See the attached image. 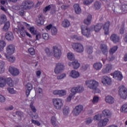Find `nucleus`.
<instances>
[{"mask_svg": "<svg viewBox=\"0 0 127 127\" xmlns=\"http://www.w3.org/2000/svg\"><path fill=\"white\" fill-rule=\"evenodd\" d=\"M34 2L30 0H24L20 6L23 10H29L34 7Z\"/></svg>", "mask_w": 127, "mask_h": 127, "instance_id": "obj_1", "label": "nucleus"}, {"mask_svg": "<svg viewBox=\"0 0 127 127\" xmlns=\"http://www.w3.org/2000/svg\"><path fill=\"white\" fill-rule=\"evenodd\" d=\"M54 108L58 111H60L63 108L64 102L63 100L59 98H54L52 100Z\"/></svg>", "mask_w": 127, "mask_h": 127, "instance_id": "obj_2", "label": "nucleus"}, {"mask_svg": "<svg viewBox=\"0 0 127 127\" xmlns=\"http://www.w3.org/2000/svg\"><path fill=\"white\" fill-rule=\"evenodd\" d=\"M102 118V115L101 114H98L96 115V120H100V121L99 122L98 124V126L99 127H105L108 122L109 121V120L108 119V118H105L104 119H101Z\"/></svg>", "mask_w": 127, "mask_h": 127, "instance_id": "obj_3", "label": "nucleus"}, {"mask_svg": "<svg viewBox=\"0 0 127 127\" xmlns=\"http://www.w3.org/2000/svg\"><path fill=\"white\" fill-rule=\"evenodd\" d=\"M72 47L73 49L78 52V53H82L84 52V46L82 44L79 43H75L72 44Z\"/></svg>", "mask_w": 127, "mask_h": 127, "instance_id": "obj_4", "label": "nucleus"}, {"mask_svg": "<svg viewBox=\"0 0 127 127\" xmlns=\"http://www.w3.org/2000/svg\"><path fill=\"white\" fill-rule=\"evenodd\" d=\"M119 95L121 98L126 99L127 98V89L124 85H122L119 87Z\"/></svg>", "mask_w": 127, "mask_h": 127, "instance_id": "obj_5", "label": "nucleus"}, {"mask_svg": "<svg viewBox=\"0 0 127 127\" xmlns=\"http://www.w3.org/2000/svg\"><path fill=\"white\" fill-rule=\"evenodd\" d=\"M53 52L54 54V56L56 58V59H60L62 55V52L61 50L58 48L57 46H54L53 47Z\"/></svg>", "mask_w": 127, "mask_h": 127, "instance_id": "obj_6", "label": "nucleus"}, {"mask_svg": "<svg viewBox=\"0 0 127 127\" xmlns=\"http://www.w3.org/2000/svg\"><path fill=\"white\" fill-rule=\"evenodd\" d=\"M84 110V106L82 105H78L76 106L73 111H72V114L73 116L75 117H77V116H79L81 112Z\"/></svg>", "mask_w": 127, "mask_h": 127, "instance_id": "obj_7", "label": "nucleus"}, {"mask_svg": "<svg viewBox=\"0 0 127 127\" xmlns=\"http://www.w3.org/2000/svg\"><path fill=\"white\" fill-rule=\"evenodd\" d=\"M81 32L84 36L86 37H89L91 35V32H90V29L88 28V27L85 25L81 26Z\"/></svg>", "mask_w": 127, "mask_h": 127, "instance_id": "obj_8", "label": "nucleus"}, {"mask_svg": "<svg viewBox=\"0 0 127 127\" xmlns=\"http://www.w3.org/2000/svg\"><path fill=\"white\" fill-rule=\"evenodd\" d=\"M86 85L92 90H96V80H91L85 82Z\"/></svg>", "mask_w": 127, "mask_h": 127, "instance_id": "obj_9", "label": "nucleus"}, {"mask_svg": "<svg viewBox=\"0 0 127 127\" xmlns=\"http://www.w3.org/2000/svg\"><path fill=\"white\" fill-rule=\"evenodd\" d=\"M63 69H64V64L60 63L57 64L56 68H55V74L61 73V71H62Z\"/></svg>", "mask_w": 127, "mask_h": 127, "instance_id": "obj_10", "label": "nucleus"}, {"mask_svg": "<svg viewBox=\"0 0 127 127\" xmlns=\"http://www.w3.org/2000/svg\"><path fill=\"white\" fill-rule=\"evenodd\" d=\"M102 82L104 85H110L112 83V79L107 76H103L102 78Z\"/></svg>", "mask_w": 127, "mask_h": 127, "instance_id": "obj_11", "label": "nucleus"}, {"mask_svg": "<svg viewBox=\"0 0 127 127\" xmlns=\"http://www.w3.org/2000/svg\"><path fill=\"white\" fill-rule=\"evenodd\" d=\"M30 31L33 35H36V40H39L41 38V33L34 30V27H31L30 28Z\"/></svg>", "mask_w": 127, "mask_h": 127, "instance_id": "obj_12", "label": "nucleus"}, {"mask_svg": "<svg viewBox=\"0 0 127 127\" xmlns=\"http://www.w3.org/2000/svg\"><path fill=\"white\" fill-rule=\"evenodd\" d=\"M8 70L12 76H17L19 75V70L13 66H10Z\"/></svg>", "mask_w": 127, "mask_h": 127, "instance_id": "obj_13", "label": "nucleus"}, {"mask_svg": "<svg viewBox=\"0 0 127 127\" xmlns=\"http://www.w3.org/2000/svg\"><path fill=\"white\" fill-rule=\"evenodd\" d=\"M15 50V47L13 45H9L6 48V53L9 55H11L14 53V51Z\"/></svg>", "mask_w": 127, "mask_h": 127, "instance_id": "obj_14", "label": "nucleus"}, {"mask_svg": "<svg viewBox=\"0 0 127 127\" xmlns=\"http://www.w3.org/2000/svg\"><path fill=\"white\" fill-rule=\"evenodd\" d=\"M113 78H117L119 81H122V80L123 79V75H122V72L120 71H116L113 73Z\"/></svg>", "mask_w": 127, "mask_h": 127, "instance_id": "obj_15", "label": "nucleus"}, {"mask_svg": "<svg viewBox=\"0 0 127 127\" xmlns=\"http://www.w3.org/2000/svg\"><path fill=\"white\" fill-rule=\"evenodd\" d=\"M53 94L54 95H59L60 97H63L67 94V91L65 90H55L53 92Z\"/></svg>", "mask_w": 127, "mask_h": 127, "instance_id": "obj_16", "label": "nucleus"}, {"mask_svg": "<svg viewBox=\"0 0 127 127\" xmlns=\"http://www.w3.org/2000/svg\"><path fill=\"white\" fill-rule=\"evenodd\" d=\"M112 68V65L111 64H106V68H103L102 70L103 74H107L109 73Z\"/></svg>", "mask_w": 127, "mask_h": 127, "instance_id": "obj_17", "label": "nucleus"}, {"mask_svg": "<svg viewBox=\"0 0 127 127\" xmlns=\"http://www.w3.org/2000/svg\"><path fill=\"white\" fill-rule=\"evenodd\" d=\"M18 32L22 37H25V36L26 35V31L24 29V27H19L18 28Z\"/></svg>", "mask_w": 127, "mask_h": 127, "instance_id": "obj_18", "label": "nucleus"}, {"mask_svg": "<svg viewBox=\"0 0 127 127\" xmlns=\"http://www.w3.org/2000/svg\"><path fill=\"white\" fill-rule=\"evenodd\" d=\"M110 24H111L110 22L109 21H107L105 23L104 25L103 26V29L105 31V35L109 34Z\"/></svg>", "mask_w": 127, "mask_h": 127, "instance_id": "obj_19", "label": "nucleus"}, {"mask_svg": "<svg viewBox=\"0 0 127 127\" xmlns=\"http://www.w3.org/2000/svg\"><path fill=\"white\" fill-rule=\"evenodd\" d=\"M100 48L103 55L107 56V54L108 53L107 46L105 44H101L100 45Z\"/></svg>", "mask_w": 127, "mask_h": 127, "instance_id": "obj_20", "label": "nucleus"}, {"mask_svg": "<svg viewBox=\"0 0 127 127\" xmlns=\"http://www.w3.org/2000/svg\"><path fill=\"white\" fill-rule=\"evenodd\" d=\"M26 95L27 97L29 96L31 90H32V84L30 83H28L26 86Z\"/></svg>", "mask_w": 127, "mask_h": 127, "instance_id": "obj_21", "label": "nucleus"}, {"mask_svg": "<svg viewBox=\"0 0 127 127\" xmlns=\"http://www.w3.org/2000/svg\"><path fill=\"white\" fill-rule=\"evenodd\" d=\"M110 40L116 44L119 42L120 37L116 34H112L110 37Z\"/></svg>", "mask_w": 127, "mask_h": 127, "instance_id": "obj_22", "label": "nucleus"}, {"mask_svg": "<svg viewBox=\"0 0 127 127\" xmlns=\"http://www.w3.org/2000/svg\"><path fill=\"white\" fill-rule=\"evenodd\" d=\"M5 38L8 41L13 40L14 37L13 36V34L11 32H8L6 33Z\"/></svg>", "mask_w": 127, "mask_h": 127, "instance_id": "obj_23", "label": "nucleus"}, {"mask_svg": "<svg viewBox=\"0 0 127 127\" xmlns=\"http://www.w3.org/2000/svg\"><path fill=\"white\" fill-rule=\"evenodd\" d=\"M102 115L106 118H110L112 115L111 112L109 110H104L102 112Z\"/></svg>", "mask_w": 127, "mask_h": 127, "instance_id": "obj_24", "label": "nucleus"}, {"mask_svg": "<svg viewBox=\"0 0 127 127\" xmlns=\"http://www.w3.org/2000/svg\"><path fill=\"white\" fill-rule=\"evenodd\" d=\"M105 101L106 103L109 104H113L115 102V99L114 97H112V96L108 95V96H106L105 98Z\"/></svg>", "mask_w": 127, "mask_h": 127, "instance_id": "obj_25", "label": "nucleus"}, {"mask_svg": "<svg viewBox=\"0 0 127 127\" xmlns=\"http://www.w3.org/2000/svg\"><path fill=\"white\" fill-rule=\"evenodd\" d=\"M6 82V79L4 76L0 77V88H3L5 86V83Z\"/></svg>", "mask_w": 127, "mask_h": 127, "instance_id": "obj_26", "label": "nucleus"}, {"mask_svg": "<svg viewBox=\"0 0 127 127\" xmlns=\"http://www.w3.org/2000/svg\"><path fill=\"white\" fill-rule=\"evenodd\" d=\"M91 22H92V15H88L87 18L84 20V23L86 25H90Z\"/></svg>", "mask_w": 127, "mask_h": 127, "instance_id": "obj_27", "label": "nucleus"}, {"mask_svg": "<svg viewBox=\"0 0 127 127\" xmlns=\"http://www.w3.org/2000/svg\"><path fill=\"white\" fill-rule=\"evenodd\" d=\"M70 76L72 77V78H73L74 79H76V78H78L80 76V74L79 73V72L76 71L75 70L71 71V73H70Z\"/></svg>", "mask_w": 127, "mask_h": 127, "instance_id": "obj_28", "label": "nucleus"}, {"mask_svg": "<svg viewBox=\"0 0 127 127\" xmlns=\"http://www.w3.org/2000/svg\"><path fill=\"white\" fill-rule=\"evenodd\" d=\"M74 8L75 12L77 14L81 13V8H80V5L78 4H75L73 5Z\"/></svg>", "mask_w": 127, "mask_h": 127, "instance_id": "obj_29", "label": "nucleus"}, {"mask_svg": "<svg viewBox=\"0 0 127 127\" xmlns=\"http://www.w3.org/2000/svg\"><path fill=\"white\" fill-rule=\"evenodd\" d=\"M51 122L54 127H59V126L56 122H57V119H56V117H55V116L52 117Z\"/></svg>", "mask_w": 127, "mask_h": 127, "instance_id": "obj_30", "label": "nucleus"}, {"mask_svg": "<svg viewBox=\"0 0 127 127\" xmlns=\"http://www.w3.org/2000/svg\"><path fill=\"white\" fill-rule=\"evenodd\" d=\"M39 20H38V24L40 25H43L44 24V20L43 19V15L42 14H40L39 15Z\"/></svg>", "mask_w": 127, "mask_h": 127, "instance_id": "obj_31", "label": "nucleus"}, {"mask_svg": "<svg viewBox=\"0 0 127 127\" xmlns=\"http://www.w3.org/2000/svg\"><path fill=\"white\" fill-rule=\"evenodd\" d=\"M55 5L54 4H50L47 6H46L44 9H43V12L44 13H46L47 11H49L50 10L51 8H52V7H54Z\"/></svg>", "mask_w": 127, "mask_h": 127, "instance_id": "obj_32", "label": "nucleus"}, {"mask_svg": "<svg viewBox=\"0 0 127 127\" xmlns=\"http://www.w3.org/2000/svg\"><path fill=\"white\" fill-rule=\"evenodd\" d=\"M62 25L63 27H69L70 26V22L67 19H65L63 21Z\"/></svg>", "mask_w": 127, "mask_h": 127, "instance_id": "obj_33", "label": "nucleus"}, {"mask_svg": "<svg viewBox=\"0 0 127 127\" xmlns=\"http://www.w3.org/2000/svg\"><path fill=\"white\" fill-rule=\"evenodd\" d=\"M63 113L64 116H68V115H69V113H70V109H69V107H64L63 108Z\"/></svg>", "mask_w": 127, "mask_h": 127, "instance_id": "obj_34", "label": "nucleus"}, {"mask_svg": "<svg viewBox=\"0 0 127 127\" xmlns=\"http://www.w3.org/2000/svg\"><path fill=\"white\" fill-rule=\"evenodd\" d=\"M4 65H5V63L4 62H0V74L4 72Z\"/></svg>", "mask_w": 127, "mask_h": 127, "instance_id": "obj_35", "label": "nucleus"}, {"mask_svg": "<svg viewBox=\"0 0 127 127\" xmlns=\"http://www.w3.org/2000/svg\"><path fill=\"white\" fill-rule=\"evenodd\" d=\"M72 65L74 69H78L80 67V63L78 62V61H74L72 63Z\"/></svg>", "mask_w": 127, "mask_h": 127, "instance_id": "obj_36", "label": "nucleus"}, {"mask_svg": "<svg viewBox=\"0 0 127 127\" xmlns=\"http://www.w3.org/2000/svg\"><path fill=\"white\" fill-rule=\"evenodd\" d=\"M120 111L124 113H127V103L123 105L121 108Z\"/></svg>", "mask_w": 127, "mask_h": 127, "instance_id": "obj_37", "label": "nucleus"}, {"mask_svg": "<svg viewBox=\"0 0 127 127\" xmlns=\"http://www.w3.org/2000/svg\"><path fill=\"white\" fill-rule=\"evenodd\" d=\"M5 45H6V43L3 40L0 41V51H2L4 47H5Z\"/></svg>", "mask_w": 127, "mask_h": 127, "instance_id": "obj_38", "label": "nucleus"}, {"mask_svg": "<svg viewBox=\"0 0 127 127\" xmlns=\"http://www.w3.org/2000/svg\"><path fill=\"white\" fill-rule=\"evenodd\" d=\"M6 82H7V85H8L9 87H13V82H12V79H11V78H7L6 79Z\"/></svg>", "mask_w": 127, "mask_h": 127, "instance_id": "obj_39", "label": "nucleus"}, {"mask_svg": "<svg viewBox=\"0 0 127 127\" xmlns=\"http://www.w3.org/2000/svg\"><path fill=\"white\" fill-rule=\"evenodd\" d=\"M6 58H7V60L9 62H10V63H13L15 61V57H14L6 56Z\"/></svg>", "mask_w": 127, "mask_h": 127, "instance_id": "obj_40", "label": "nucleus"}, {"mask_svg": "<svg viewBox=\"0 0 127 127\" xmlns=\"http://www.w3.org/2000/svg\"><path fill=\"white\" fill-rule=\"evenodd\" d=\"M118 49V47L117 46H114L113 48L110 49L109 51L110 54L113 55L114 53H115V52L117 51Z\"/></svg>", "mask_w": 127, "mask_h": 127, "instance_id": "obj_41", "label": "nucleus"}, {"mask_svg": "<svg viewBox=\"0 0 127 127\" xmlns=\"http://www.w3.org/2000/svg\"><path fill=\"white\" fill-rule=\"evenodd\" d=\"M71 38L72 39H75L76 40H77L78 41H81L83 40V37H81V36H78V35H73L71 36Z\"/></svg>", "mask_w": 127, "mask_h": 127, "instance_id": "obj_42", "label": "nucleus"}, {"mask_svg": "<svg viewBox=\"0 0 127 127\" xmlns=\"http://www.w3.org/2000/svg\"><path fill=\"white\" fill-rule=\"evenodd\" d=\"M4 22H6V16L4 15H1L0 19V23L2 24Z\"/></svg>", "mask_w": 127, "mask_h": 127, "instance_id": "obj_43", "label": "nucleus"}, {"mask_svg": "<svg viewBox=\"0 0 127 127\" xmlns=\"http://www.w3.org/2000/svg\"><path fill=\"white\" fill-rule=\"evenodd\" d=\"M122 12L123 14L127 13V4H123L122 5Z\"/></svg>", "mask_w": 127, "mask_h": 127, "instance_id": "obj_44", "label": "nucleus"}, {"mask_svg": "<svg viewBox=\"0 0 127 127\" xmlns=\"http://www.w3.org/2000/svg\"><path fill=\"white\" fill-rule=\"evenodd\" d=\"M58 33V30H57V28H56V27H52L51 33L52 35H56Z\"/></svg>", "mask_w": 127, "mask_h": 127, "instance_id": "obj_45", "label": "nucleus"}, {"mask_svg": "<svg viewBox=\"0 0 127 127\" xmlns=\"http://www.w3.org/2000/svg\"><path fill=\"white\" fill-rule=\"evenodd\" d=\"M67 58L69 60H74L75 59V56L72 53H68L67 54Z\"/></svg>", "mask_w": 127, "mask_h": 127, "instance_id": "obj_46", "label": "nucleus"}, {"mask_svg": "<svg viewBox=\"0 0 127 127\" xmlns=\"http://www.w3.org/2000/svg\"><path fill=\"white\" fill-rule=\"evenodd\" d=\"M103 24L102 23L97 24L96 25V32H99L102 28Z\"/></svg>", "mask_w": 127, "mask_h": 127, "instance_id": "obj_47", "label": "nucleus"}, {"mask_svg": "<svg viewBox=\"0 0 127 127\" xmlns=\"http://www.w3.org/2000/svg\"><path fill=\"white\" fill-rule=\"evenodd\" d=\"M78 89L77 88V87H74L72 88H71L70 91L71 92V93L70 94H72V95H73V96L74 95H76V93H78Z\"/></svg>", "mask_w": 127, "mask_h": 127, "instance_id": "obj_48", "label": "nucleus"}, {"mask_svg": "<svg viewBox=\"0 0 127 127\" xmlns=\"http://www.w3.org/2000/svg\"><path fill=\"white\" fill-rule=\"evenodd\" d=\"M30 107L33 113H36L37 110L35 108V106H33V102L30 103Z\"/></svg>", "mask_w": 127, "mask_h": 127, "instance_id": "obj_49", "label": "nucleus"}, {"mask_svg": "<svg viewBox=\"0 0 127 127\" xmlns=\"http://www.w3.org/2000/svg\"><path fill=\"white\" fill-rule=\"evenodd\" d=\"M45 51L47 55H48V56H52V52L50 51V49H49V48H46L45 49Z\"/></svg>", "mask_w": 127, "mask_h": 127, "instance_id": "obj_50", "label": "nucleus"}, {"mask_svg": "<svg viewBox=\"0 0 127 127\" xmlns=\"http://www.w3.org/2000/svg\"><path fill=\"white\" fill-rule=\"evenodd\" d=\"M9 22H7L4 25L3 30H5V31H7V30H8V28H9Z\"/></svg>", "mask_w": 127, "mask_h": 127, "instance_id": "obj_51", "label": "nucleus"}, {"mask_svg": "<svg viewBox=\"0 0 127 127\" xmlns=\"http://www.w3.org/2000/svg\"><path fill=\"white\" fill-rule=\"evenodd\" d=\"M102 67V64L100 63H96V70H100L101 69Z\"/></svg>", "mask_w": 127, "mask_h": 127, "instance_id": "obj_52", "label": "nucleus"}, {"mask_svg": "<svg viewBox=\"0 0 127 127\" xmlns=\"http://www.w3.org/2000/svg\"><path fill=\"white\" fill-rule=\"evenodd\" d=\"M101 2L99 1H96V9H100L101 8Z\"/></svg>", "mask_w": 127, "mask_h": 127, "instance_id": "obj_53", "label": "nucleus"}, {"mask_svg": "<svg viewBox=\"0 0 127 127\" xmlns=\"http://www.w3.org/2000/svg\"><path fill=\"white\" fill-rule=\"evenodd\" d=\"M31 122H32V124H34V125H35L36 126H38V127L40 126L41 124H40V122H39V121H36L32 119L31 120Z\"/></svg>", "mask_w": 127, "mask_h": 127, "instance_id": "obj_54", "label": "nucleus"}, {"mask_svg": "<svg viewBox=\"0 0 127 127\" xmlns=\"http://www.w3.org/2000/svg\"><path fill=\"white\" fill-rule=\"evenodd\" d=\"M86 51L88 54H92L93 53V48L92 47H88L86 49Z\"/></svg>", "mask_w": 127, "mask_h": 127, "instance_id": "obj_55", "label": "nucleus"}, {"mask_svg": "<svg viewBox=\"0 0 127 127\" xmlns=\"http://www.w3.org/2000/svg\"><path fill=\"white\" fill-rule=\"evenodd\" d=\"M66 77V74L63 73L57 76L58 80H61V79H64Z\"/></svg>", "mask_w": 127, "mask_h": 127, "instance_id": "obj_56", "label": "nucleus"}, {"mask_svg": "<svg viewBox=\"0 0 127 127\" xmlns=\"http://www.w3.org/2000/svg\"><path fill=\"white\" fill-rule=\"evenodd\" d=\"M93 122V119L92 118H88L86 120L85 123L86 125H90V124H92V122Z\"/></svg>", "mask_w": 127, "mask_h": 127, "instance_id": "obj_57", "label": "nucleus"}, {"mask_svg": "<svg viewBox=\"0 0 127 127\" xmlns=\"http://www.w3.org/2000/svg\"><path fill=\"white\" fill-rule=\"evenodd\" d=\"M77 93H82L84 91V87L82 86H77Z\"/></svg>", "mask_w": 127, "mask_h": 127, "instance_id": "obj_58", "label": "nucleus"}, {"mask_svg": "<svg viewBox=\"0 0 127 127\" xmlns=\"http://www.w3.org/2000/svg\"><path fill=\"white\" fill-rule=\"evenodd\" d=\"M43 38L44 40H48L49 38V35L47 33L43 34Z\"/></svg>", "mask_w": 127, "mask_h": 127, "instance_id": "obj_59", "label": "nucleus"}, {"mask_svg": "<svg viewBox=\"0 0 127 127\" xmlns=\"http://www.w3.org/2000/svg\"><path fill=\"white\" fill-rule=\"evenodd\" d=\"M94 1V0H86L84 1L83 3L84 4H86V5L88 4H90V3H92Z\"/></svg>", "mask_w": 127, "mask_h": 127, "instance_id": "obj_60", "label": "nucleus"}, {"mask_svg": "<svg viewBox=\"0 0 127 127\" xmlns=\"http://www.w3.org/2000/svg\"><path fill=\"white\" fill-rule=\"evenodd\" d=\"M89 67H90V65L89 64H84L82 67V70H83V71H86V70L88 69V68H89Z\"/></svg>", "mask_w": 127, "mask_h": 127, "instance_id": "obj_61", "label": "nucleus"}, {"mask_svg": "<svg viewBox=\"0 0 127 127\" xmlns=\"http://www.w3.org/2000/svg\"><path fill=\"white\" fill-rule=\"evenodd\" d=\"M0 102L1 103H4L5 102V97L2 95H0Z\"/></svg>", "mask_w": 127, "mask_h": 127, "instance_id": "obj_62", "label": "nucleus"}, {"mask_svg": "<svg viewBox=\"0 0 127 127\" xmlns=\"http://www.w3.org/2000/svg\"><path fill=\"white\" fill-rule=\"evenodd\" d=\"M28 51L31 55H34L35 52H34V49L33 48H30L28 49Z\"/></svg>", "mask_w": 127, "mask_h": 127, "instance_id": "obj_63", "label": "nucleus"}, {"mask_svg": "<svg viewBox=\"0 0 127 127\" xmlns=\"http://www.w3.org/2000/svg\"><path fill=\"white\" fill-rule=\"evenodd\" d=\"M7 91L10 93V94H14L15 93L13 88H8Z\"/></svg>", "mask_w": 127, "mask_h": 127, "instance_id": "obj_64", "label": "nucleus"}]
</instances>
